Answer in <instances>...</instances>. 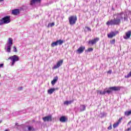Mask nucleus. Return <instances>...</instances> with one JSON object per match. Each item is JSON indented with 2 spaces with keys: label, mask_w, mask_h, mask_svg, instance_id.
I'll return each mask as SVG.
<instances>
[{
  "label": "nucleus",
  "mask_w": 131,
  "mask_h": 131,
  "mask_svg": "<svg viewBox=\"0 0 131 131\" xmlns=\"http://www.w3.org/2000/svg\"><path fill=\"white\" fill-rule=\"evenodd\" d=\"M12 15H17V9L12 10Z\"/></svg>",
  "instance_id": "nucleus-25"
},
{
  "label": "nucleus",
  "mask_w": 131,
  "mask_h": 131,
  "mask_svg": "<svg viewBox=\"0 0 131 131\" xmlns=\"http://www.w3.org/2000/svg\"><path fill=\"white\" fill-rule=\"evenodd\" d=\"M131 123V120L130 121L127 123V126H128V125H129V124Z\"/></svg>",
  "instance_id": "nucleus-36"
},
{
  "label": "nucleus",
  "mask_w": 131,
  "mask_h": 131,
  "mask_svg": "<svg viewBox=\"0 0 131 131\" xmlns=\"http://www.w3.org/2000/svg\"><path fill=\"white\" fill-rule=\"evenodd\" d=\"M42 119L45 122L47 121L48 122L53 121V118H52V115H49L42 118Z\"/></svg>",
  "instance_id": "nucleus-7"
},
{
  "label": "nucleus",
  "mask_w": 131,
  "mask_h": 131,
  "mask_svg": "<svg viewBox=\"0 0 131 131\" xmlns=\"http://www.w3.org/2000/svg\"><path fill=\"white\" fill-rule=\"evenodd\" d=\"M55 91H56V89L51 88L48 90V94H49V95H52V94H53V93H54Z\"/></svg>",
  "instance_id": "nucleus-18"
},
{
  "label": "nucleus",
  "mask_w": 131,
  "mask_h": 131,
  "mask_svg": "<svg viewBox=\"0 0 131 131\" xmlns=\"http://www.w3.org/2000/svg\"><path fill=\"white\" fill-rule=\"evenodd\" d=\"M108 73H112V70H110L108 72Z\"/></svg>",
  "instance_id": "nucleus-37"
},
{
  "label": "nucleus",
  "mask_w": 131,
  "mask_h": 131,
  "mask_svg": "<svg viewBox=\"0 0 131 131\" xmlns=\"http://www.w3.org/2000/svg\"><path fill=\"white\" fill-rule=\"evenodd\" d=\"M13 51L14 52H17V48H16V47H13Z\"/></svg>",
  "instance_id": "nucleus-31"
},
{
  "label": "nucleus",
  "mask_w": 131,
  "mask_h": 131,
  "mask_svg": "<svg viewBox=\"0 0 131 131\" xmlns=\"http://www.w3.org/2000/svg\"><path fill=\"white\" fill-rule=\"evenodd\" d=\"M120 89H121V87L120 86H112L110 87L108 89L105 88L103 91H98V94H99V95H105L106 93L109 95L110 94H111L112 91H114L115 92H117V91H120Z\"/></svg>",
  "instance_id": "nucleus-2"
},
{
  "label": "nucleus",
  "mask_w": 131,
  "mask_h": 131,
  "mask_svg": "<svg viewBox=\"0 0 131 131\" xmlns=\"http://www.w3.org/2000/svg\"><path fill=\"white\" fill-rule=\"evenodd\" d=\"M99 40L100 38L96 37L93 40H89L88 43H89V45H95V43H97V42H98V41Z\"/></svg>",
  "instance_id": "nucleus-8"
},
{
  "label": "nucleus",
  "mask_w": 131,
  "mask_h": 131,
  "mask_svg": "<svg viewBox=\"0 0 131 131\" xmlns=\"http://www.w3.org/2000/svg\"><path fill=\"white\" fill-rule=\"evenodd\" d=\"M7 60H11L12 61L11 66H14L15 65V63L17 62V55H14L13 56L9 57Z\"/></svg>",
  "instance_id": "nucleus-6"
},
{
  "label": "nucleus",
  "mask_w": 131,
  "mask_h": 131,
  "mask_svg": "<svg viewBox=\"0 0 131 131\" xmlns=\"http://www.w3.org/2000/svg\"><path fill=\"white\" fill-rule=\"evenodd\" d=\"M57 81H58V76H56L54 78L53 80L51 81V84L52 85H55Z\"/></svg>",
  "instance_id": "nucleus-16"
},
{
  "label": "nucleus",
  "mask_w": 131,
  "mask_h": 131,
  "mask_svg": "<svg viewBox=\"0 0 131 131\" xmlns=\"http://www.w3.org/2000/svg\"><path fill=\"white\" fill-rule=\"evenodd\" d=\"M72 103H73V100H70L69 101H66L64 102V104L68 105H70V104Z\"/></svg>",
  "instance_id": "nucleus-19"
},
{
  "label": "nucleus",
  "mask_w": 131,
  "mask_h": 131,
  "mask_svg": "<svg viewBox=\"0 0 131 131\" xmlns=\"http://www.w3.org/2000/svg\"><path fill=\"white\" fill-rule=\"evenodd\" d=\"M94 51V49L93 48H89L88 50H86L85 52H93Z\"/></svg>",
  "instance_id": "nucleus-27"
},
{
  "label": "nucleus",
  "mask_w": 131,
  "mask_h": 131,
  "mask_svg": "<svg viewBox=\"0 0 131 131\" xmlns=\"http://www.w3.org/2000/svg\"><path fill=\"white\" fill-rule=\"evenodd\" d=\"M11 22V19L10 16H6L0 19V25L3 24H8Z\"/></svg>",
  "instance_id": "nucleus-4"
},
{
  "label": "nucleus",
  "mask_w": 131,
  "mask_h": 131,
  "mask_svg": "<svg viewBox=\"0 0 131 131\" xmlns=\"http://www.w3.org/2000/svg\"><path fill=\"white\" fill-rule=\"evenodd\" d=\"M84 50H85V47L84 46H82L79 47L78 50H77V53H78V54H81L82 53H83V51H84Z\"/></svg>",
  "instance_id": "nucleus-12"
},
{
  "label": "nucleus",
  "mask_w": 131,
  "mask_h": 131,
  "mask_svg": "<svg viewBox=\"0 0 131 131\" xmlns=\"http://www.w3.org/2000/svg\"><path fill=\"white\" fill-rule=\"evenodd\" d=\"M85 108H86L85 105H80L79 107L78 108V111H80V112H82L83 111H85Z\"/></svg>",
  "instance_id": "nucleus-14"
},
{
  "label": "nucleus",
  "mask_w": 131,
  "mask_h": 131,
  "mask_svg": "<svg viewBox=\"0 0 131 131\" xmlns=\"http://www.w3.org/2000/svg\"><path fill=\"white\" fill-rule=\"evenodd\" d=\"M23 89V87H19L18 88V91H21V90Z\"/></svg>",
  "instance_id": "nucleus-33"
},
{
  "label": "nucleus",
  "mask_w": 131,
  "mask_h": 131,
  "mask_svg": "<svg viewBox=\"0 0 131 131\" xmlns=\"http://www.w3.org/2000/svg\"><path fill=\"white\" fill-rule=\"evenodd\" d=\"M2 67H4V63L0 64V68H2Z\"/></svg>",
  "instance_id": "nucleus-34"
},
{
  "label": "nucleus",
  "mask_w": 131,
  "mask_h": 131,
  "mask_svg": "<svg viewBox=\"0 0 131 131\" xmlns=\"http://www.w3.org/2000/svg\"><path fill=\"white\" fill-rule=\"evenodd\" d=\"M107 129L109 130L112 129V126L110 125L109 127H107Z\"/></svg>",
  "instance_id": "nucleus-32"
},
{
  "label": "nucleus",
  "mask_w": 131,
  "mask_h": 131,
  "mask_svg": "<svg viewBox=\"0 0 131 131\" xmlns=\"http://www.w3.org/2000/svg\"><path fill=\"white\" fill-rule=\"evenodd\" d=\"M85 28H86L87 30H88V31H92V29L89 27H86Z\"/></svg>",
  "instance_id": "nucleus-30"
},
{
  "label": "nucleus",
  "mask_w": 131,
  "mask_h": 131,
  "mask_svg": "<svg viewBox=\"0 0 131 131\" xmlns=\"http://www.w3.org/2000/svg\"><path fill=\"white\" fill-rule=\"evenodd\" d=\"M121 120H122V118H120L116 123L113 124V126L114 128H116V127H117L119 125V124L121 122Z\"/></svg>",
  "instance_id": "nucleus-13"
},
{
  "label": "nucleus",
  "mask_w": 131,
  "mask_h": 131,
  "mask_svg": "<svg viewBox=\"0 0 131 131\" xmlns=\"http://www.w3.org/2000/svg\"><path fill=\"white\" fill-rule=\"evenodd\" d=\"M0 85H1V83H0Z\"/></svg>",
  "instance_id": "nucleus-43"
},
{
  "label": "nucleus",
  "mask_w": 131,
  "mask_h": 131,
  "mask_svg": "<svg viewBox=\"0 0 131 131\" xmlns=\"http://www.w3.org/2000/svg\"><path fill=\"white\" fill-rule=\"evenodd\" d=\"M124 115L125 116H129L131 115V111L125 112Z\"/></svg>",
  "instance_id": "nucleus-21"
},
{
  "label": "nucleus",
  "mask_w": 131,
  "mask_h": 131,
  "mask_svg": "<svg viewBox=\"0 0 131 131\" xmlns=\"http://www.w3.org/2000/svg\"><path fill=\"white\" fill-rule=\"evenodd\" d=\"M20 12H21V10H20V9H17V15H19V14H20Z\"/></svg>",
  "instance_id": "nucleus-29"
},
{
  "label": "nucleus",
  "mask_w": 131,
  "mask_h": 131,
  "mask_svg": "<svg viewBox=\"0 0 131 131\" xmlns=\"http://www.w3.org/2000/svg\"><path fill=\"white\" fill-rule=\"evenodd\" d=\"M56 42L57 43V45L61 46V45H63V42H64V41L60 39V40H57Z\"/></svg>",
  "instance_id": "nucleus-20"
},
{
  "label": "nucleus",
  "mask_w": 131,
  "mask_h": 131,
  "mask_svg": "<svg viewBox=\"0 0 131 131\" xmlns=\"http://www.w3.org/2000/svg\"><path fill=\"white\" fill-rule=\"evenodd\" d=\"M17 61H19V57H17Z\"/></svg>",
  "instance_id": "nucleus-38"
},
{
  "label": "nucleus",
  "mask_w": 131,
  "mask_h": 131,
  "mask_svg": "<svg viewBox=\"0 0 131 131\" xmlns=\"http://www.w3.org/2000/svg\"><path fill=\"white\" fill-rule=\"evenodd\" d=\"M0 77H1V74H0Z\"/></svg>",
  "instance_id": "nucleus-42"
},
{
  "label": "nucleus",
  "mask_w": 131,
  "mask_h": 131,
  "mask_svg": "<svg viewBox=\"0 0 131 131\" xmlns=\"http://www.w3.org/2000/svg\"><path fill=\"white\" fill-rule=\"evenodd\" d=\"M15 125H17V123H15Z\"/></svg>",
  "instance_id": "nucleus-41"
},
{
  "label": "nucleus",
  "mask_w": 131,
  "mask_h": 131,
  "mask_svg": "<svg viewBox=\"0 0 131 131\" xmlns=\"http://www.w3.org/2000/svg\"><path fill=\"white\" fill-rule=\"evenodd\" d=\"M68 120V119H67V118H66V117L65 116H61L59 118V121H60V122H66Z\"/></svg>",
  "instance_id": "nucleus-15"
},
{
  "label": "nucleus",
  "mask_w": 131,
  "mask_h": 131,
  "mask_svg": "<svg viewBox=\"0 0 131 131\" xmlns=\"http://www.w3.org/2000/svg\"><path fill=\"white\" fill-rule=\"evenodd\" d=\"M110 42L112 45H114V43H115V39H114L112 40H111Z\"/></svg>",
  "instance_id": "nucleus-28"
},
{
  "label": "nucleus",
  "mask_w": 131,
  "mask_h": 131,
  "mask_svg": "<svg viewBox=\"0 0 131 131\" xmlns=\"http://www.w3.org/2000/svg\"><path fill=\"white\" fill-rule=\"evenodd\" d=\"M4 1V0H0V2H3Z\"/></svg>",
  "instance_id": "nucleus-40"
},
{
  "label": "nucleus",
  "mask_w": 131,
  "mask_h": 131,
  "mask_svg": "<svg viewBox=\"0 0 131 131\" xmlns=\"http://www.w3.org/2000/svg\"><path fill=\"white\" fill-rule=\"evenodd\" d=\"M76 21H77V17L75 15L71 16L69 18V22L71 26H73L76 23Z\"/></svg>",
  "instance_id": "nucleus-5"
},
{
  "label": "nucleus",
  "mask_w": 131,
  "mask_h": 131,
  "mask_svg": "<svg viewBox=\"0 0 131 131\" xmlns=\"http://www.w3.org/2000/svg\"><path fill=\"white\" fill-rule=\"evenodd\" d=\"M58 46V43H57V41H56L55 42H52V43H51V47L52 48H54V47H56Z\"/></svg>",
  "instance_id": "nucleus-23"
},
{
  "label": "nucleus",
  "mask_w": 131,
  "mask_h": 131,
  "mask_svg": "<svg viewBox=\"0 0 131 131\" xmlns=\"http://www.w3.org/2000/svg\"><path fill=\"white\" fill-rule=\"evenodd\" d=\"M105 116H106V114L105 113L103 112L100 113V117L101 118H103V117H105Z\"/></svg>",
  "instance_id": "nucleus-24"
},
{
  "label": "nucleus",
  "mask_w": 131,
  "mask_h": 131,
  "mask_svg": "<svg viewBox=\"0 0 131 131\" xmlns=\"http://www.w3.org/2000/svg\"><path fill=\"white\" fill-rule=\"evenodd\" d=\"M63 64V60H60L57 62L56 65L54 66L53 69H57Z\"/></svg>",
  "instance_id": "nucleus-9"
},
{
  "label": "nucleus",
  "mask_w": 131,
  "mask_h": 131,
  "mask_svg": "<svg viewBox=\"0 0 131 131\" xmlns=\"http://www.w3.org/2000/svg\"><path fill=\"white\" fill-rule=\"evenodd\" d=\"M2 122H3V120H0V124H1Z\"/></svg>",
  "instance_id": "nucleus-39"
},
{
  "label": "nucleus",
  "mask_w": 131,
  "mask_h": 131,
  "mask_svg": "<svg viewBox=\"0 0 131 131\" xmlns=\"http://www.w3.org/2000/svg\"><path fill=\"white\" fill-rule=\"evenodd\" d=\"M13 45V39L12 38H9L7 43L5 47V50L7 53H11V48Z\"/></svg>",
  "instance_id": "nucleus-3"
},
{
  "label": "nucleus",
  "mask_w": 131,
  "mask_h": 131,
  "mask_svg": "<svg viewBox=\"0 0 131 131\" xmlns=\"http://www.w3.org/2000/svg\"><path fill=\"white\" fill-rule=\"evenodd\" d=\"M116 34H118V31L111 32L107 34V37L108 38H112L114 36H116Z\"/></svg>",
  "instance_id": "nucleus-10"
},
{
  "label": "nucleus",
  "mask_w": 131,
  "mask_h": 131,
  "mask_svg": "<svg viewBox=\"0 0 131 131\" xmlns=\"http://www.w3.org/2000/svg\"><path fill=\"white\" fill-rule=\"evenodd\" d=\"M131 130V126L129 128H128L127 131Z\"/></svg>",
  "instance_id": "nucleus-35"
},
{
  "label": "nucleus",
  "mask_w": 131,
  "mask_h": 131,
  "mask_svg": "<svg viewBox=\"0 0 131 131\" xmlns=\"http://www.w3.org/2000/svg\"><path fill=\"white\" fill-rule=\"evenodd\" d=\"M41 1V0H31L30 3V5H31V6H32L33 5H34V4H35V3H39Z\"/></svg>",
  "instance_id": "nucleus-17"
},
{
  "label": "nucleus",
  "mask_w": 131,
  "mask_h": 131,
  "mask_svg": "<svg viewBox=\"0 0 131 131\" xmlns=\"http://www.w3.org/2000/svg\"><path fill=\"white\" fill-rule=\"evenodd\" d=\"M121 20L123 21H128V16L127 13H124L123 12H121L119 13H117L114 15V19H111L108 20L106 23V25H119L121 23Z\"/></svg>",
  "instance_id": "nucleus-1"
},
{
  "label": "nucleus",
  "mask_w": 131,
  "mask_h": 131,
  "mask_svg": "<svg viewBox=\"0 0 131 131\" xmlns=\"http://www.w3.org/2000/svg\"><path fill=\"white\" fill-rule=\"evenodd\" d=\"M131 36V31L129 30L125 33V36H123V38L124 39H128V38H130Z\"/></svg>",
  "instance_id": "nucleus-11"
},
{
  "label": "nucleus",
  "mask_w": 131,
  "mask_h": 131,
  "mask_svg": "<svg viewBox=\"0 0 131 131\" xmlns=\"http://www.w3.org/2000/svg\"><path fill=\"white\" fill-rule=\"evenodd\" d=\"M53 27V26H55V23H52L51 24H49L48 25V27Z\"/></svg>",
  "instance_id": "nucleus-26"
},
{
  "label": "nucleus",
  "mask_w": 131,
  "mask_h": 131,
  "mask_svg": "<svg viewBox=\"0 0 131 131\" xmlns=\"http://www.w3.org/2000/svg\"><path fill=\"white\" fill-rule=\"evenodd\" d=\"M27 127L28 128V131L34 130V128L32 126H27Z\"/></svg>",
  "instance_id": "nucleus-22"
}]
</instances>
